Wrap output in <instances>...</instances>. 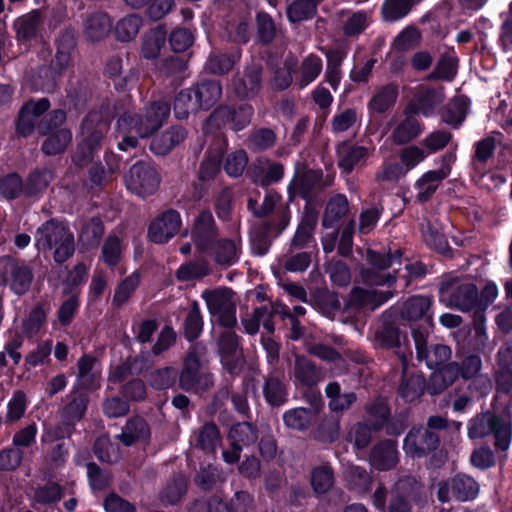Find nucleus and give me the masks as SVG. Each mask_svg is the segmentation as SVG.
<instances>
[{"mask_svg":"<svg viewBox=\"0 0 512 512\" xmlns=\"http://www.w3.org/2000/svg\"><path fill=\"white\" fill-rule=\"evenodd\" d=\"M40 17L38 14H29L17 19L14 27L17 37L21 40H30L34 38L38 32Z\"/></svg>","mask_w":512,"mask_h":512,"instance_id":"53","label":"nucleus"},{"mask_svg":"<svg viewBox=\"0 0 512 512\" xmlns=\"http://www.w3.org/2000/svg\"><path fill=\"white\" fill-rule=\"evenodd\" d=\"M262 66L252 63L246 67L242 77L233 79V90L240 98H251L257 95L261 87Z\"/></svg>","mask_w":512,"mask_h":512,"instance_id":"18","label":"nucleus"},{"mask_svg":"<svg viewBox=\"0 0 512 512\" xmlns=\"http://www.w3.org/2000/svg\"><path fill=\"white\" fill-rule=\"evenodd\" d=\"M431 300L425 296H412L408 298L401 307V316L409 321L424 319V321L432 326L433 317L430 313Z\"/></svg>","mask_w":512,"mask_h":512,"instance_id":"24","label":"nucleus"},{"mask_svg":"<svg viewBox=\"0 0 512 512\" xmlns=\"http://www.w3.org/2000/svg\"><path fill=\"white\" fill-rule=\"evenodd\" d=\"M215 235L216 228L212 214L207 211L201 212L192 231L195 246L201 252L211 251V256L220 265L235 264L241 253V238L235 235L231 239L214 242Z\"/></svg>","mask_w":512,"mask_h":512,"instance_id":"2","label":"nucleus"},{"mask_svg":"<svg viewBox=\"0 0 512 512\" xmlns=\"http://www.w3.org/2000/svg\"><path fill=\"white\" fill-rule=\"evenodd\" d=\"M219 441V431L216 425L212 423H206L199 432L195 433L191 438V443H193L195 447L213 454L215 453Z\"/></svg>","mask_w":512,"mask_h":512,"instance_id":"36","label":"nucleus"},{"mask_svg":"<svg viewBox=\"0 0 512 512\" xmlns=\"http://www.w3.org/2000/svg\"><path fill=\"white\" fill-rule=\"evenodd\" d=\"M209 272L210 269L208 263L206 261L199 260L182 264L178 268L176 276L181 281H192L207 276Z\"/></svg>","mask_w":512,"mask_h":512,"instance_id":"48","label":"nucleus"},{"mask_svg":"<svg viewBox=\"0 0 512 512\" xmlns=\"http://www.w3.org/2000/svg\"><path fill=\"white\" fill-rule=\"evenodd\" d=\"M241 52L239 49L233 50L229 55L219 52H213L209 55L205 64V69L212 74H224L229 72L235 63L239 61Z\"/></svg>","mask_w":512,"mask_h":512,"instance_id":"32","label":"nucleus"},{"mask_svg":"<svg viewBox=\"0 0 512 512\" xmlns=\"http://www.w3.org/2000/svg\"><path fill=\"white\" fill-rule=\"evenodd\" d=\"M32 280L31 267L23 261L15 260L13 272L10 274L8 282L11 290L15 294L22 295L29 290Z\"/></svg>","mask_w":512,"mask_h":512,"instance_id":"31","label":"nucleus"},{"mask_svg":"<svg viewBox=\"0 0 512 512\" xmlns=\"http://www.w3.org/2000/svg\"><path fill=\"white\" fill-rule=\"evenodd\" d=\"M372 430H374L373 426L370 427L365 423L358 422L349 429L346 439L356 449L366 448L371 442Z\"/></svg>","mask_w":512,"mask_h":512,"instance_id":"57","label":"nucleus"},{"mask_svg":"<svg viewBox=\"0 0 512 512\" xmlns=\"http://www.w3.org/2000/svg\"><path fill=\"white\" fill-rule=\"evenodd\" d=\"M142 26V18L136 14H130L118 21L115 34L120 41H130L136 37Z\"/></svg>","mask_w":512,"mask_h":512,"instance_id":"47","label":"nucleus"},{"mask_svg":"<svg viewBox=\"0 0 512 512\" xmlns=\"http://www.w3.org/2000/svg\"><path fill=\"white\" fill-rule=\"evenodd\" d=\"M440 290L443 297L448 296L447 306L463 312L472 310L478 300V290L473 283H460L455 287L444 283Z\"/></svg>","mask_w":512,"mask_h":512,"instance_id":"12","label":"nucleus"},{"mask_svg":"<svg viewBox=\"0 0 512 512\" xmlns=\"http://www.w3.org/2000/svg\"><path fill=\"white\" fill-rule=\"evenodd\" d=\"M396 98V88L393 86H386L376 92L368 106L374 112L383 113L395 103Z\"/></svg>","mask_w":512,"mask_h":512,"instance_id":"49","label":"nucleus"},{"mask_svg":"<svg viewBox=\"0 0 512 512\" xmlns=\"http://www.w3.org/2000/svg\"><path fill=\"white\" fill-rule=\"evenodd\" d=\"M392 297L390 291H377L375 289H363L355 287L349 296V304L355 308H367L374 310Z\"/></svg>","mask_w":512,"mask_h":512,"instance_id":"21","label":"nucleus"},{"mask_svg":"<svg viewBox=\"0 0 512 512\" xmlns=\"http://www.w3.org/2000/svg\"><path fill=\"white\" fill-rule=\"evenodd\" d=\"M274 311L266 307L256 308L253 314L243 319L244 329L248 334H255L259 330L260 325L269 333H273L274 324L272 322V315Z\"/></svg>","mask_w":512,"mask_h":512,"instance_id":"37","label":"nucleus"},{"mask_svg":"<svg viewBox=\"0 0 512 512\" xmlns=\"http://www.w3.org/2000/svg\"><path fill=\"white\" fill-rule=\"evenodd\" d=\"M170 106L165 101L152 103L143 115L124 113L117 121V136L122 140L118 143L121 151L137 146L138 138L148 137L157 130L169 115Z\"/></svg>","mask_w":512,"mask_h":512,"instance_id":"1","label":"nucleus"},{"mask_svg":"<svg viewBox=\"0 0 512 512\" xmlns=\"http://www.w3.org/2000/svg\"><path fill=\"white\" fill-rule=\"evenodd\" d=\"M199 109L193 91L184 89L178 93L174 101V113L178 119H186L191 112Z\"/></svg>","mask_w":512,"mask_h":512,"instance_id":"50","label":"nucleus"},{"mask_svg":"<svg viewBox=\"0 0 512 512\" xmlns=\"http://www.w3.org/2000/svg\"><path fill=\"white\" fill-rule=\"evenodd\" d=\"M293 376L305 386H313L323 378L321 370L304 356H296Z\"/></svg>","mask_w":512,"mask_h":512,"instance_id":"29","label":"nucleus"},{"mask_svg":"<svg viewBox=\"0 0 512 512\" xmlns=\"http://www.w3.org/2000/svg\"><path fill=\"white\" fill-rule=\"evenodd\" d=\"M88 397L86 394L74 392L71 400L64 409V417L67 421L74 423L79 421L87 409Z\"/></svg>","mask_w":512,"mask_h":512,"instance_id":"52","label":"nucleus"},{"mask_svg":"<svg viewBox=\"0 0 512 512\" xmlns=\"http://www.w3.org/2000/svg\"><path fill=\"white\" fill-rule=\"evenodd\" d=\"M197 485L203 490H210L225 481V475L222 470L209 465L200 470L195 479Z\"/></svg>","mask_w":512,"mask_h":512,"instance_id":"61","label":"nucleus"},{"mask_svg":"<svg viewBox=\"0 0 512 512\" xmlns=\"http://www.w3.org/2000/svg\"><path fill=\"white\" fill-rule=\"evenodd\" d=\"M253 109L250 105L243 104L238 109L232 110L227 106H222L213 111L206 122V129L219 128L228 123L235 131L243 129L251 120Z\"/></svg>","mask_w":512,"mask_h":512,"instance_id":"11","label":"nucleus"},{"mask_svg":"<svg viewBox=\"0 0 512 512\" xmlns=\"http://www.w3.org/2000/svg\"><path fill=\"white\" fill-rule=\"evenodd\" d=\"M193 91V97L198 104L199 109L207 110L211 108L221 97L222 87L215 80L205 81L190 88Z\"/></svg>","mask_w":512,"mask_h":512,"instance_id":"26","label":"nucleus"},{"mask_svg":"<svg viewBox=\"0 0 512 512\" xmlns=\"http://www.w3.org/2000/svg\"><path fill=\"white\" fill-rule=\"evenodd\" d=\"M398 460L397 444L392 440H386L374 446L369 456L371 466L380 471L393 468Z\"/></svg>","mask_w":512,"mask_h":512,"instance_id":"20","label":"nucleus"},{"mask_svg":"<svg viewBox=\"0 0 512 512\" xmlns=\"http://www.w3.org/2000/svg\"><path fill=\"white\" fill-rule=\"evenodd\" d=\"M111 25V19L107 13L93 11L87 15L83 28L88 40L100 41L109 34Z\"/></svg>","mask_w":512,"mask_h":512,"instance_id":"25","label":"nucleus"},{"mask_svg":"<svg viewBox=\"0 0 512 512\" xmlns=\"http://www.w3.org/2000/svg\"><path fill=\"white\" fill-rule=\"evenodd\" d=\"M425 388V380L421 375L412 374L408 375L404 371V376L399 387V395L406 402H412L418 399Z\"/></svg>","mask_w":512,"mask_h":512,"instance_id":"40","label":"nucleus"},{"mask_svg":"<svg viewBox=\"0 0 512 512\" xmlns=\"http://www.w3.org/2000/svg\"><path fill=\"white\" fill-rule=\"evenodd\" d=\"M349 211V203L345 195L337 194L330 198L326 205L323 225L332 227L341 220Z\"/></svg>","mask_w":512,"mask_h":512,"instance_id":"35","label":"nucleus"},{"mask_svg":"<svg viewBox=\"0 0 512 512\" xmlns=\"http://www.w3.org/2000/svg\"><path fill=\"white\" fill-rule=\"evenodd\" d=\"M421 494V484L413 477H404L395 483L388 505L387 490L382 484L374 491L372 504L381 512H411L410 502L419 501Z\"/></svg>","mask_w":512,"mask_h":512,"instance_id":"4","label":"nucleus"},{"mask_svg":"<svg viewBox=\"0 0 512 512\" xmlns=\"http://www.w3.org/2000/svg\"><path fill=\"white\" fill-rule=\"evenodd\" d=\"M442 101L443 94L440 90L421 87L407 108L415 114H422L428 117L433 114L434 109Z\"/></svg>","mask_w":512,"mask_h":512,"instance_id":"22","label":"nucleus"},{"mask_svg":"<svg viewBox=\"0 0 512 512\" xmlns=\"http://www.w3.org/2000/svg\"><path fill=\"white\" fill-rule=\"evenodd\" d=\"M28 405L29 400L26 393L22 390L14 391L6 404L5 423L20 421L24 417Z\"/></svg>","mask_w":512,"mask_h":512,"instance_id":"38","label":"nucleus"},{"mask_svg":"<svg viewBox=\"0 0 512 512\" xmlns=\"http://www.w3.org/2000/svg\"><path fill=\"white\" fill-rule=\"evenodd\" d=\"M150 435L149 428L144 419L135 417L130 419L118 438L126 445L130 446L138 441H145Z\"/></svg>","mask_w":512,"mask_h":512,"instance_id":"33","label":"nucleus"},{"mask_svg":"<svg viewBox=\"0 0 512 512\" xmlns=\"http://www.w3.org/2000/svg\"><path fill=\"white\" fill-rule=\"evenodd\" d=\"M264 396L271 405H282L287 399V391L279 378L269 377L264 386Z\"/></svg>","mask_w":512,"mask_h":512,"instance_id":"58","label":"nucleus"},{"mask_svg":"<svg viewBox=\"0 0 512 512\" xmlns=\"http://www.w3.org/2000/svg\"><path fill=\"white\" fill-rule=\"evenodd\" d=\"M212 376L200 370V362L194 352H189L184 360V368L179 376V385L186 391L202 392L212 385Z\"/></svg>","mask_w":512,"mask_h":512,"instance_id":"10","label":"nucleus"},{"mask_svg":"<svg viewBox=\"0 0 512 512\" xmlns=\"http://www.w3.org/2000/svg\"><path fill=\"white\" fill-rule=\"evenodd\" d=\"M374 150V146L370 145L369 147L366 146H343L339 149V167L349 173L351 172L354 167L364 161L370 153Z\"/></svg>","mask_w":512,"mask_h":512,"instance_id":"30","label":"nucleus"},{"mask_svg":"<svg viewBox=\"0 0 512 512\" xmlns=\"http://www.w3.org/2000/svg\"><path fill=\"white\" fill-rule=\"evenodd\" d=\"M368 420L371 421L373 429H380L387 421L389 416V408L384 399L379 398L366 406Z\"/></svg>","mask_w":512,"mask_h":512,"instance_id":"54","label":"nucleus"},{"mask_svg":"<svg viewBox=\"0 0 512 512\" xmlns=\"http://www.w3.org/2000/svg\"><path fill=\"white\" fill-rule=\"evenodd\" d=\"M25 195V185L17 173H10L0 179V199L12 200Z\"/></svg>","mask_w":512,"mask_h":512,"instance_id":"44","label":"nucleus"},{"mask_svg":"<svg viewBox=\"0 0 512 512\" xmlns=\"http://www.w3.org/2000/svg\"><path fill=\"white\" fill-rule=\"evenodd\" d=\"M320 177L316 171H307L303 175H296L288 186L289 199L292 200L297 194L303 198H308L311 183Z\"/></svg>","mask_w":512,"mask_h":512,"instance_id":"45","label":"nucleus"},{"mask_svg":"<svg viewBox=\"0 0 512 512\" xmlns=\"http://www.w3.org/2000/svg\"><path fill=\"white\" fill-rule=\"evenodd\" d=\"M444 164L437 170H431L424 173L415 183L417 190L416 198L421 202L428 201L435 193L440 183L449 176L453 161V156L444 158Z\"/></svg>","mask_w":512,"mask_h":512,"instance_id":"13","label":"nucleus"},{"mask_svg":"<svg viewBox=\"0 0 512 512\" xmlns=\"http://www.w3.org/2000/svg\"><path fill=\"white\" fill-rule=\"evenodd\" d=\"M439 444V437L428 428H414L404 439L405 452L413 457L421 456L425 452L434 450Z\"/></svg>","mask_w":512,"mask_h":512,"instance_id":"15","label":"nucleus"},{"mask_svg":"<svg viewBox=\"0 0 512 512\" xmlns=\"http://www.w3.org/2000/svg\"><path fill=\"white\" fill-rule=\"evenodd\" d=\"M283 421L288 428L303 431L310 425L311 413L305 408H294L284 413Z\"/></svg>","mask_w":512,"mask_h":512,"instance_id":"59","label":"nucleus"},{"mask_svg":"<svg viewBox=\"0 0 512 512\" xmlns=\"http://www.w3.org/2000/svg\"><path fill=\"white\" fill-rule=\"evenodd\" d=\"M334 476L331 467L322 465L313 469L311 484L316 493H326L333 485Z\"/></svg>","mask_w":512,"mask_h":512,"instance_id":"56","label":"nucleus"},{"mask_svg":"<svg viewBox=\"0 0 512 512\" xmlns=\"http://www.w3.org/2000/svg\"><path fill=\"white\" fill-rule=\"evenodd\" d=\"M187 136V132L182 127H172L161 135L153 138L150 148L157 155H165L175 146L180 144Z\"/></svg>","mask_w":512,"mask_h":512,"instance_id":"28","label":"nucleus"},{"mask_svg":"<svg viewBox=\"0 0 512 512\" xmlns=\"http://www.w3.org/2000/svg\"><path fill=\"white\" fill-rule=\"evenodd\" d=\"M35 246L42 252L54 249V260L63 263L74 252V237L65 222L51 219L36 230Z\"/></svg>","mask_w":512,"mask_h":512,"instance_id":"5","label":"nucleus"},{"mask_svg":"<svg viewBox=\"0 0 512 512\" xmlns=\"http://www.w3.org/2000/svg\"><path fill=\"white\" fill-rule=\"evenodd\" d=\"M312 0H296L287 8V16L291 22H299L311 18L315 13Z\"/></svg>","mask_w":512,"mask_h":512,"instance_id":"62","label":"nucleus"},{"mask_svg":"<svg viewBox=\"0 0 512 512\" xmlns=\"http://www.w3.org/2000/svg\"><path fill=\"white\" fill-rule=\"evenodd\" d=\"M71 139L72 133L70 130L60 129L44 141L42 150L47 155H56L66 149Z\"/></svg>","mask_w":512,"mask_h":512,"instance_id":"51","label":"nucleus"},{"mask_svg":"<svg viewBox=\"0 0 512 512\" xmlns=\"http://www.w3.org/2000/svg\"><path fill=\"white\" fill-rule=\"evenodd\" d=\"M211 316L225 328L236 324V307L229 289L205 290L202 293Z\"/></svg>","mask_w":512,"mask_h":512,"instance_id":"7","label":"nucleus"},{"mask_svg":"<svg viewBox=\"0 0 512 512\" xmlns=\"http://www.w3.org/2000/svg\"><path fill=\"white\" fill-rule=\"evenodd\" d=\"M129 191L139 197H146L159 187L160 177L156 169L148 163H135L124 177Z\"/></svg>","mask_w":512,"mask_h":512,"instance_id":"8","label":"nucleus"},{"mask_svg":"<svg viewBox=\"0 0 512 512\" xmlns=\"http://www.w3.org/2000/svg\"><path fill=\"white\" fill-rule=\"evenodd\" d=\"M491 433L495 437V446L506 451L512 436L510 419L485 413L473 418L468 424V436L471 439L483 438Z\"/></svg>","mask_w":512,"mask_h":512,"instance_id":"6","label":"nucleus"},{"mask_svg":"<svg viewBox=\"0 0 512 512\" xmlns=\"http://www.w3.org/2000/svg\"><path fill=\"white\" fill-rule=\"evenodd\" d=\"M323 69L322 59L315 54L305 56L300 65L296 64L294 82L299 88H304L315 81Z\"/></svg>","mask_w":512,"mask_h":512,"instance_id":"23","label":"nucleus"},{"mask_svg":"<svg viewBox=\"0 0 512 512\" xmlns=\"http://www.w3.org/2000/svg\"><path fill=\"white\" fill-rule=\"evenodd\" d=\"M423 131L424 126L415 117V113L406 108L405 116L395 123L390 138L394 144L403 145L419 137Z\"/></svg>","mask_w":512,"mask_h":512,"instance_id":"17","label":"nucleus"},{"mask_svg":"<svg viewBox=\"0 0 512 512\" xmlns=\"http://www.w3.org/2000/svg\"><path fill=\"white\" fill-rule=\"evenodd\" d=\"M49 107L50 102L46 98L27 102L19 112L17 132L23 136L31 134L38 117L46 112Z\"/></svg>","mask_w":512,"mask_h":512,"instance_id":"19","label":"nucleus"},{"mask_svg":"<svg viewBox=\"0 0 512 512\" xmlns=\"http://www.w3.org/2000/svg\"><path fill=\"white\" fill-rule=\"evenodd\" d=\"M279 214V223L276 229H272L268 223H263L259 227L254 228L251 234V241L253 249L258 248L257 254L263 255L268 249V239L276 237L282 230H284L290 221V211L287 206L280 207L277 210Z\"/></svg>","mask_w":512,"mask_h":512,"instance_id":"16","label":"nucleus"},{"mask_svg":"<svg viewBox=\"0 0 512 512\" xmlns=\"http://www.w3.org/2000/svg\"><path fill=\"white\" fill-rule=\"evenodd\" d=\"M359 118L355 109L347 108L335 114L331 121L334 133L345 132L355 126H359Z\"/></svg>","mask_w":512,"mask_h":512,"instance_id":"60","label":"nucleus"},{"mask_svg":"<svg viewBox=\"0 0 512 512\" xmlns=\"http://www.w3.org/2000/svg\"><path fill=\"white\" fill-rule=\"evenodd\" d=\"M202 329L203 320L200 314L199 305L198 303L193 302L184 324L185 336L188 340L192 341L200 335Z\"/></svg>","mask_w":512,"mask_h":512,"instance_id":"63","label":"nucleus"},{"mask_svg":"<svg viewBox=\"0 0 512 512\" xmlns=\"http://www.w3.org/2000/svg\"><path fill=\"white\" fill-rule=\"evenodd\" d=\"M325 393L329 398V408L334 412L347 410L356 401V394L353 392L341 393V387L337 382L328 383Z\"/></svg>","mask_w":512,"mask_h":512,"instance_id":"34","label":"nucleus"},{"mask_svg":"<svg viewBox=\"0 0 512 512\" xmlns=\"http://www.w3.org/2000/svg\"><path fill=\"white\" fill-rule=\"evenodd\" d=\"M467 103L464 98H454L450 103L447 104L445 110L442 113V120L444 123L457 128L463 122L466 116Z\"/></svg>","mask_w":512,"mask_h":512,"instance_id":"46","label":"nucleus"},{"mask_svg":"<svg viewBox=\"0 0 512 512\" xmlns=\"http://www.w3.org/2000/svg\"><path fill=\"white\" fill-rule=\"evenodd\" d=\"M95 454L98 459L106 463H115L120 457L119 447L112 443L108 437H99L94 445Z\"/></svg>","mask_w":512,"mask_h":512,"instance_id":"55","label":"nucleus"},{"mask_svg":"<svg viewBox=\"0 0 512 512\" xmlns=\"http://www.w3.org/2000/svg\"><path fill=\"white\" fill-rule=\"evenodd\" d=\"M110 128V113L107 108L93 109L83 118L77 135V149L73 161L78 166L91 163L102 149Z\"/></svg>","mask_w":512,"mask_h":512,"instance_id":"3","label":"nucleus"},{"mask_svg":"<svg viewBox=\"0 0 512 512\" xmlns=\"http://www.w3.org/2000/svg\"><path fill=\"white\" fill-rule=\"evenodd\" d=\"M228 438L231 445L240 446L243 449L256 441L257 434L250 423L242 422L231 427Z\"/></svg>","mask_w":512,"mask_h":512,"instance_id":"42","label":"nucleus"},{"mask_svg":"<svg viewBox=\"0 0 512 512\" xmlns=\"http://www.w3.org/2000/svg\"><path fill=\"white\" fill-rule=\"evenodd\" d=\"M181 225L177 211L168 210L159 215L149 226L148 235L154 243H165L175 236Z\"/></svg>","mask_w":512,"mask_h":512,"instance_id":"14","label":"nucleus"},{"mask_svg":"<svg viewBox=\"0 0 512 512\" xmlns=\"http://www.w3.org/2000/svg\"><path fill=\"white\" fill-rule=\"evenodd\" d=\"M296 68V58L292 55L287 56L282 66L277 67L273 72L271 80L272 87L276 90H284L288 88L294 79V71Z\"/></svg>","mask_w":512,"mask_h":512,"instance_id":"41","label":"nucleus"},{"mask_svg":"<svg viewBox=\"0 0 512 512\" xmlns=\"http://www.w3.org/2000/svg\"><path fill=\"white\" fill-rule=\"evenodd\" d=\"M478 492L479 486L473 478L459 474L438 484L437 497L442 503L451 500L465 502L474 499Z\"/></svg>","mask_w":512,"mask_h":512,"instance_id":"9","label":"nucleus"},{"mask_svg":"<svg viewBox=\"0 0 512 512\" xmlns=\"http://www.w3.org/2000/svg\"><path fill=\"white\" fill-rule=\"evenodd\" d=\"M77 379L80 386L87 389H94L99 386L101 370L97 360L89 355H83L77 363Z\"/></svg>","mask_w":512,"mask_h":512,"instance_id":"27","label":"nucleus"},{"mask_svg":"<svg viewBox=\"0 0 512 512\" xmlns=\"http://www.w3.org/2000/svg\"><path fill=\"white\" fill-rule=\"evenodd\" d=\"M52 179L50 171L36 170L32 172L25 185V195L33 196L43 190H45Z\"/></svg>","mask_w":512,"mask_h":512,"instance_id":"64","label":"nucleus"},{"mask_svg":"<svg viewBox=\"0 0 512 512\" xmlns=\"http://www.w3.org/2000/svg\"><path fill=\"white\" fill-rule=\"evenodd\" d=\"M375 341L382 347L396 348L407 342V336L393 326L382 325L375 331Z\"/></svg>","mask_w":512,"mask_h":512,"instance_id":"43","label":"nucleus"},{"mask_svg":"<svg viewBox=\"0 0 512 512\" xmlns=\"http://www.w3.org/2000/svg\"><path fill=\"white\" fill-rule=\"evenodd\" d=\"M166 40V31L162 26L150 30L144 35L142 43V55L147 59L156 58Z\"/></svg>","mask_w":512,"mask_h":512,"instance_id":"39","label":"nucleus"}]
</instances>
